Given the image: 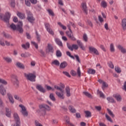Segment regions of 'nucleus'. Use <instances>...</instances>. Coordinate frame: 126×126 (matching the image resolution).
Returning a JSON list of instances; mask_svg holds the SVG:
<instances>
[{
  "instance_id": "nucleus-59",
  "label": "nucleus",
  "mask_w": 126,
  "mask_h": 126,
  "mask_svg": "<svg viewBox=\"0 0 126 126\" xmlns=\"http://www.w3.org/2000/svg\"><path fill=\"white\" fill-rule=\"evenodd\" d=\"M95 109L97 110V111H98V112H100L101 110H102V107L101 106H95Z\"/></svg>"
},
{
  "instance_id": "nucleus-53",
  "label": "nucleus",
  "mask_w": 126,
  "mask_h": 126,
  "mask_svg": "<svg viewBox=\"0 0 126 126\" xmlns=\"http://www.w3.org/2000/svg\"><path fill=\"white\" fill-rule=\"evenodd\" d=\"M47 32L49 33L51 35H54V31H53V30H52L50 28V29H48V30H46Z\"/></svg>"
},
{
  "instance_id": "nucleus-40",
  "label": "nucleus",
  "mask_w": 126,
  "mask_h": 126,
  "mask_svg": "<svg viewBox=\"0 0 126 126\" xmlns=\"http://www.w3.org/2000/svg\"><path fill=\"white\" fill-rule=\"evenodd\" d=\"M45 87H46L47 90H48V91H50V90H51V91H53V92L55 91V89L52 88V87H51V86H50L45 85Z\"/></svg>"
},
{
  "instance_id": "nucleus-31",
  "label": "nucleus",
  "mask_w": 126,
  "mask_h": 126,
  "mask_svg": "<svg viewBox=\"0 0 126 126\" xmlns=\"http://www.w3.org/2000/svg\"><path fill=\"white\" fill-rule=\"evenodd\" d=\"M107 100L109 103H116V101H115V99H114V98L112 97H107Z\"/></svg>"
},
{
  "instance_id": "nucleus-10",
  "label": "nucleus",
  "mask_w": 126,
  "mask_h": 126,
  "mask_svg": "<svg viewBox=\"0 0 126 126\" xmlns=\"http://www.w3.org/2000/svg\"><path fill=\"white\" fill-rule=\"evenodd\" d=\"M89 50L90 51V53H94V54L97 55H99V52H98V50L92 46H90L89 47Z\"/></svg>"
},
{
  "instance_id": "nucleus-12",
  "label": "nucleus",
  "mask_w": 126,
  "mask_h": 126,
  "mask_svg": "<svg viewBox=\"0 0 126 126\" xmlns=\"http://www.w3.org/2000/svg\"><path fill=\"white\" fill-rule=\"evenodd\" d=\"M16 31H18L20 33V34H22L23 33L24 30H23V28H22V26H20V25H17V29H16Z\"/></svg>"
},
{
  "instance_id": "nucleus-30",
  "label": "nucleus",
  "mask_w": 126,
  "mask_h": 126,
  "mask_svg": "<svg viewBox=\"0 0 126 126\" xmlns=\"http://www.w3.org/2000/svg\"><path fill=\"white\" fill-rule=\"evenodd\" d=\"M107 110L108 111L109 115H110V116L112 117V118H115V114H114L111 110L109 109V108H107Z\"/></svg>"
},
{
  "instance_id": "nucleus-34",
  "label": "nucleus",
  "mask_w": 126,
  "mask_h": 126,
  "mask_svg": "<svg viewBox=\"0 0 126 126\" xmlns=\"http://www.w3.org/2000/svg\"><path fill=\"white\" fill-rule=\"evenodd\" d=\"M55 89H56V90H59L61 92V93H63L64 92V91L63 90L61 87H59L58 86L55 85L54 86Z\"/></svg>"
},
{
  "instance_id": "nucleus-14",
  "label": "nucleus",
  "mask_w": 126,
  "mask_h": 126,
  "mask_svg": "<svg viewBox=\"0 0 126 126\" xmlns=\"http://www.w3.org/2000/svg\"><path fill=\"white\" fill-rule=\"evenodd\" d=\"M55 93L56 95L58 96V98H60L62 100H63V99H64V95H63V93H61L58 91H56Z\"/></svg>"
},
{
  "instance_id": "nucleus-11",
  "label": "nucleus",
  "mask_w": 126,
  "mask_h": 126,
  "mask_svg": "<svg viewBox=\"0 0 126 126\" xmlns=\"http://www.w3.org/2000/svg\"><path fill=\"white\" fill-rule=\"evenodd\" d=\"M36 88L42 93H45L46 92V90L41 85H37Z\"/></svg>"
},
{
  "instance_id": "nucleus-3",
  "label": "nucleus",
  "mask_w": 126,
  "mask_h": 126,
  "mask_svg": "<svg viewBox=\"0 0 126 126\" xmlns=\"http://www.w3.org/2000/svg\"><path fill=\"white\" fill-rule=\"evenodd\" d=\"M25 77L28 79V80H30L32 82H35L36 81V75L33 73H29V74H27L25 73L24 74Z\"/></svg>"
},
{
  "instance_id": "nucleus-35",
  "label": "nucleus",
  "mask_w": 126,
  "mask_h": 126,
  "mask_svg": "<svg viewBox=\"0 0 126 126\" xmlns=\"http://www.w3.org/2000/svg\"><path fill=\"white\" fill-rule=\"evenodd\" d=\"M85 114H86V118H90L91 117V112L89 111H85Z\"/></svg>"
},
{
  "instance_id": "nucleus-27",
  "label": "nucleus",
  "mask_w": 126,
  "mask_h": 126,
  "mask_svg": "<svg viewBox=\"0 0 126 126\" xmlns=\"http://www.w3.org/2000/svg\"><path fill=\"white\" fill-rule=\"evenodd\" d=\"M87 72L89 74H95L96 73V70L94 69L89 68Z\"/></svg>"
},
{
  "instance_id": "nucleus-47",
  "label": "nucleus",
  "mask_w": 126,
  "mask_h": 126,
  "mask_svg": "<svg viewBox=\"0 0 126 126\" xmlns=\"http://www.w3.org/2000/svg\"><path fill=\"white\" fill-rule=\"evenodd\" d=\"M45 27L46 29V30H48V29H50L51 28V26H50V24L48 23H45L44 24Z\"/></svg>"
},
{
  "instance_id": "nucleus-48",
  "label": "nucleus",
  "mask_w": 126,
  "mask_h": 126,
  "mask_svg": "<svg viewBox=\"0 0 126 126\" xmlns=\"http://www.w3.org/2000/svg\"><path fill=\"white\" fill-rule=\"evenodd\" d=\"M52 63L53 64H55V65H57L58 66H59V65H60V62H59V61L58 60H55L52 62Z\"/></svg>"
},
{
  "instance_id": "nucleus-22",
  "label": "nucleus",
  "mask_w": 126,
  "mask_h": 126,
  "mask_svg": "<svg viewBox=\"0 0 126 126\" xmlns=\"http://www.w3.org/2000/svg\"><path fill=\"white\" fill-rule=\"evenodd\" d=\"M77 43L78 46L80 47V48L82 49V50H83V51L85 50V48L83 46V43H82V42H81L80 40H77Z\"/></svg>"
},
{
  "instance_id": "nucleus-44",
  "label": "nucleus",
  "mask_w": 126,
  "mask_h": 126,
  "mask_svg": "<svg viewBox=\"0 0 126 126\" xmlns=\"http://www.w3.org/2000/svg\"><path fill=\"white\" fill-rule=\"evenodd\" d=\"M47 11L49 15H51L52 16H55V14L54 13V12H53V10L49 9L47 10Z\"/></svg>"
},
{
  "instance_id": "nucleus-29",
  "label": "nucleus",
  "mask_w": 126,
  "mask_h": 126,
  "mask_svg": "<svg viewBox=\"0 0 126 126\" xmlns=\"http://www.w3.org/2000/svg\"><path fill=\"white\" fill-rule=\"evenodd\" d=\"M55 41L57 45H59L60 47H63V42H62V41H61L60 39H59L58 38H56Z\"/></svg>"
},
{
  "instance_id": "nucleus-7",
  "label": "nucleus",
  "mask_w": 126,
  "mask_h": 126,
  "mask_svg": "<svg viewBox=\"0 0 126 126\" xmlns=\"http://www.w3.org/2000/svg\"><path fill=\"white\" fill-rule=\"evenodd\" d=\"M67 47L69 50L72 52L73 50H78V45L76 44H72V46L69 43H67Z\"/></svg>"
},
{
  "instance_id": "nucleus-43",
  "label": "nucleus",
  "mask_w": 126,
  "mask_h": 126,
  "mask_svg": "<svg viewBox=\"0 0 126 126\" xmlns=\"http://www.w3.org/2000/svg\"><path fill=\"white\" fill-rule=\"evenodd\" d=\"M66 54L67 56H68V57H70V58H71V59H73V60H75V58H74V57L71 55V53H70L69 51H67L66 52Z\"/></svg>"
},
{
  "instance_id": "nucleus-39",
  "label": "nucleus",
  "mask_w": 126,
  "mask_h": 126,
  "mask_svg": "<svg viewBox=\"0 0 126 126\" xmlns=\"http://www.w3.org/2000/svg\"><path fill=\"white\" fill-rule=\"evenodd\" d=\"M83 94H84L85 96H87V97H88L89 98H92V95H91V94L87 92H84Z\"/></svg>"
},
{
  "instance_id": "nucleus-54",
  "label": "nucleus",
  "mask_w": 126,
  "mask_h": 126,
  "mask_svg": "<svg viewBox=\"0 0 126 126\" xmlns=\"http://www.w3.org/2000/svg\"><path fill=\"white\" fill-rule=\"evenodd\" d=\"M10 27L12 29H13V30H16V29L17 28V26H15V25L14 24H12L10 25Z\"/></svg>"
},
{
  "instance_id": "nucleus-52",
  "label": "nucleus",
  "mask_w": 126,
  "mask_h": 126,
  "mask_svg": "<svg viewBox=\"0 0 126 126\" xmlns=\"http://www.w3.org/2000/svg\"><path fill=\"white\" fill-rule=\"evenodd\" d=\"M77 72L79 77H80L81 76V71H80V67H78Z\"/></svg>"
},
{
  "instance_id": "nucleus-49",
  "label": "nucleus",
  "mask_w": 126,
  "mask_h": 126,
  "mask_svg": "<svg viewBox=\"0 0 126 126\" xmlns=\"http://www.w3.org/2000/svg\"><path fill=\"white\" fill-rule=\"evenodd\" d=\"M0 83H2V84H4V85H6V84H7V82L3 79L0 78Z\"/></svg>"
},
{
  "instance_id": "nucleus-24",
  "label": "nucleus",
  "mask_w": 126,
  "mask_h": 126,
  "mask_svg": "<svg viewBox=\"0 0 126 126\" xmlns=\"http://www.w3.org/2000/svg\"><path fill=\"white\" fill-rule=\"evenodd\" d=\"M61 68H65L67 66V63L65 61L63 62L60 64Z\"/></svg>"
},
{
  "instance_id": "nucleus-36",
  "label": "nucleus",
  "mask_w": 126,
  "mask_h": 126,
  "mask_svg": "<svg viewBox=\"0 0 126 126\" xmlns=\"http://www.w3.org/2000/svg\"><path fill=\"white\" fill-rule=\"evenodd\" d=\"M49 98L52 100V101H56V97H55V95H54V94L53 93L50 94Z\"/></svg>"
},
{
  "instance_id": "nucleus-9",
  "label": "nucleus",
  "mask_w": 126,
  "mask_h": 126,
  "mask_svg": "<svg viewBox=\"0 0 126 126\" xmlns=\"http://www.w3.org/2000/svg\"><path fill=\"white\" fill-rule=\"evenodd\" d=\"M66 34L70 40H72V41H76V38L74 37L72 32L67 31Z\"/></svg>"
},
{
  "instance_id": "nucleus-23",
  "label": "nucleus",
  "mask_w": 126,
  "mask_h": 126,
  "mask_svg": "<svg viewBox=\"0 0 126 126\" xmlns=\"http://www.w3.org/2000/svg\"><path fill=\"white\" fill-rule=\"evenodd\" d=\"M118 49H119V50H120L121 53H123V54H126V49L125 48H124L121 45H118Z\"/></svg>"
},
{
  "instance_id": "nucleus-15",
  "label": "nucleus",
  "mask_w": 126,
  "mask_h": 126,
  "mask_svg": "<svg viewBox=\"0 0 126 126\" xmlns=\"http://www.w3.org/2000/svg\"><path fill=\"white\" fill-rule=\"evenodd\" d=\"M17 15L20 19H25L26 16L24 13L17 12Z\"/></svg>"
},
{
  "instance_id": "nucleus-62",
  "label": "nucleus",
  "mask_w": 126,
  "mask_h": 126,
  "mask_svg": "<svg viewBox=\"0 0 126 126\" xmlns=\"http://www.w3.org/2000/svg\"><path fill=\"white\" fill-rule=\"evenodd\" d=\"M70 74H71V75H72V76H75L76 75V72H75L73 70H72L70 71Z\"/></svg>"
},
{
  "instance_id": "nucleus-38",
  "label": "nucleus",
  "mask_w": 126,
  "mask_h": 126,
  "mask_svg": "<svg viewBox=\"0 0 126 126\" xmlns=\"http://www.w3.org/2000/svg\"><path fill=\"white\" fill-rule=\"evenodd\" d=\"M56 56L58 58H61L62 56H63V54H62V52L60 50H57L56 51Z\"/></svg>"
},
{
  "instance_id": "nucleus-58",
  "label": "nucleus",
  "mask_w": 126,
  "mask_h": 126,
  "mask_svg": "<svg viewBox=\"0 0 126 126\" xmlns=\"http://www.w3.org/2000/svg\"><path fill=\"white\" fill-rule=\"evenodd\" d=\"M4 37H5L6 39H10L11 38V36L8 34L4 33L3 34Z\"/></svg>"
},
{
  "instance_id": "nucleus-60",
  "label": "nucleus",
  "mask_w": 126,
  "mask_h": 126,
  "mask_svg": "<svg viewBox=\"0 0 126 126\" xmlns=\"http://www.w3.org/2000/svg\"><path fill=\"white\" fill-rule=\"evenodd\" d=\"M63 74H64L65 75H66V76H67L68 77H71L70 75L67 71H63Z\"/></svg>"
},
{
  "instance_id": "nucleus-8",
  "label": "nucleus",
  "mask_w": 126,
  "mask_h": 126,
  "mask_svg": "<svg viewBox=\"0 0 126 126\" xmlns=\"http://www.w3.org/2000/svg\"><path fill=\"white\" fill-rule=\"evenodd\" d=\"M19 107L21 108L22 110L21 111V112L22 114L23 115V116L28 117V112H27V110H26V108H25V106H24L22 104H20L19 105Z\"/></svg>"
},
{
  "instance_id": "nucleus-28",
  "label": "nucleus",
  "mask_w": 126,
  "mask_h": 126,
  "mask_svg": "<svg viewBox=\"0 0 126 126\" xmlns=\"http://www.w3.org/2000/svg\"><path fill=\"white\" fill-rule=\"evenodd\" d=\"M35 34H36L37 42H38V43H40L41 41V35L39 34V33H38V32L37 31H35Z\"/></svg>"
},
{
  "instance_id": "nucleus-42",
  "label": "nucleus",
  "mask_w": 126,
  "mask_h": 126,
  "mask_svg": "<svg viewBox=\"0 0 126 126\" xmlns=\"http://www.w3.org/2000/svg\"><path fill=\"white\" fill-rule=\"evenodd\" d=\"M105 117L106 119L108 121V122H110V123H113V120H112V118L108 114H105Z\"/></svg>"
},
{
  "instance_id": "nucleus-33",
  "label": "nucleus",
  "mask_w": 126,
  "mask_h": 126,
  "mask_svg": "<svg viewBox=\"0 0 126 126\" xmlns=\"http://www.w3.org/2000/svg\"><path fill=\"white\" fill-rule=\"evenodd\" d=\"M115 70L117 73H121L122 72V69L118 66H116L115 67Z\"/></svg>"
},
{
  "instance_id": "nucleus-56",
  "label": "nucleus",
  "mask_w": 126,
  "mask_h": 126,
  "mask_svg": "<svg viewBox=\"0 0 126 126\" xmlns=\"http://www.w3.org/2000/svg\"><path fill=\"white\" fill-rule=\"evenodd\" d=\"M99 94H100V98H103V99H105V95L103 93H102L101 91L98 92Z\"/></svg>"
},
{
  "instance_id": "nucleus-63",
  "label": "nucleus",
  "mask_w": 126,
  "mask_h": 126,
  "mask_svg": "<svg viewBox=\"0 0 126 126\" xmlns=\"http://www.w3.org/2000/svg\"><path fill=\"white\" fill-rule=\"evenodd\" d=\"M12 1L11 2V6L12 7H15V2L14 1V0H11Z\"/></svg>"
},
{
  "instance_id": "nucleus-1",
  "label": "nucleus",
  "mask_w": 126,
  "mask_h": 126,
  "mask_svg": "<svg viewBox=\"0 0 126 126\" xmlns=\"http://www.w3.org/2000/svg\"><path fill=\"white\" fill-rule=\"evenodd\" d=\"M39 110L37 111L38 114L41 116H46V110L47 111H51V107L47 104H41L39 105Z\"/></svg>"
},
{
  "instance_id": "nucleus-46",
  "label": "nucleus",
  "mask_w": 126,
  "mask_h": 126,
  "mask_svg": "<svg viewBox=\"0 0 126 126\" xmlns=\"http://www.w3.org/2000/svg\"><path fill=\"white\" fill-rule=\"evenodd\" d=\"M4 61H5L7 63H11L12 62V60H11V59L7 57H4L3 58Z\"/></svg>"
},
{
  "instance_id": "nucleus-41",
  "label": "nucleus",
  "mask_w": 126,
  "mask_h": 126,
  "mask_svg": "<svg viewBox=\"0 0 126 126\" xmlns=\"http://www.w3.org/2000/svg\"><path fill=\"white\" fill-rule=\"evenodd\" d=\"M110 52H111V53H114L115 52V47H114V44L111 43L110 44Z\"/></svg>"
},
{
  "instance_id": "nucleus-32",
  "label": "nucleus",
  "mask_w": 126,
  "mask_h": 126,
  "mask_svg": "<svg viewBox=\"0 0 126 126\" xmlns=\"http://www.w3.org/2000/svg\"><path fill=\"white\" fill-rule=\"evenodd\" d=\"M6 116L9 118L11 116V111L8 108H6Z\"/></svg>"
},
{
  "instance_id": "nucleus-37",
  "label": "nucleus",
  "mask_w": 126,
  "mask_h": 126,
  "mask_svg": "<svg viewBox=\"0 0 126 126\" xmlns=\"http://www.w3.org/2000/svg\"><path fill=\"white\" fill-rule=\"evenodd\" d=\"M58 25H59V26H60V27H61V28H62V29H63V30H66V27H65V26H64L62 24V23L58 22Z\"/></svg>"
},
{
  "instance_id": "nucleus-21",
  "label": "nucleus",
  "mask_w": 126,
  "mask_h": 126,
  "mask_svg": "<svg viewBox=\"0 0 126 126\" xmlns=\"http://www.w3.org/2000/svg\"><path fill=\"white\" fill-rule=\"evenodd\" d=\"M113 97L116 99L118 102H121V101H122V96L119 94H114Z\"/></svg>"
},
{
  "instance_id": "nucleus-55",
  "label": "nucleus",
  "mask_w": 126,
  "mask_h": 126,
  "mask_svg": "<svg viewBox=\"0 0 126 126\" xmlns=\"http://www.w3.org/2000/svg\"><path fill=\"white\" fill-rule=\"evenodd\" d=\"M14 98L16 99V100H18L19 101H21V98H20L19 97V96L17 94H15L14 95Z\"/></svg>"
},
{
  "instance_id": "nucleus-45",
  "label": "nucleus",
  "mask_w": 126,
  "mask_h": 126,
  "mask_svg": "<svg viewBox=\"0 0 126 126\" xmlns=\"http://www.w3.org/2000/svg\"><path fill=\"white\" fill-rule=\"evenodd\" d=\"M83 40L85 42H88V37L87 36V34L86 33H84L83 35Z\"/></svg>"
},
{
  "instance_id": "nucleus-50",
  "label": "nucleus",
  "mask_w": 126,
  "mask_h": 126,
  "mask_svg": "<svg viewBox=\"0 0 126 126\" xmlns=\"http://www.w3.org/2000/svg\"><path fill=\"white\" fill-rule=\"evenodd\" d=\"M108 66L110 67V68H114V67H115L112 62H109L108 63Z\"/></svg>"
},
{
  "instance_id": "nucleus-19",
  "label": "nucleus",
  "mask_w": 126,
  "mask_h": 126,
  "mask_svg": "<svg viewBox=\"0 0 126 126\" xmlns=\"http://www.w3.org/2000/svg\"><path fill=\"white\" fill-rule=\"evenodd\" d=\"M7 97L9 100V102L11 103V104H14V99H13V97H12V95L11 94L8 93L7 94Z\"/></svg>"
},
{
  "instance_id": "nucleus-5",
  "label": "nucleus",
  "mask_w": 126,
  "mask_h": 126,
  "mask_svg": "<svg viewBox=\"0 0 126 126\" xmlns=\"http://www.w3.org/2000/svg\"><path fill=\"white\" fill-rule=\"evenodd\" d=\"M27 19L30 23H33V22L35 21V19L34 18V17H33V14H32L31 12L28 11L27 12Z\"/></svg>"
},
{
  "instance_id": "nucleus-25",
  "label": "nucleus",
  "mask_w": 126,
  "mask_h": 126,
  "mask_svg": "<svg viewBox=\"0 0 126 126\" xmlns=\"http://www.w3.org/2000/svg\"><path fill=\"white\" fill-rule=\"evenodd\" d=\"M69 111L71 112V113H72L73 114H74V113H76V110H75V108H73V106L72 105H69L68 106Z\"/></svg>"
},
{
  "instance_id": "nucleus-2",
  "label": "nucleus",
  "mask_w": 126,
  "mask_h": 126,
  "mask_svg": "<svg viewBox=\"0 0 126 126\" xmlns=\"http://www.w3.org/2000/svg\"><path fill=\"white\" fill-rule=\"evenodd\" d=\"M10 13L9 12H6L4 16L3 14L0 13V19L1 20H3L4 22L7 24L9 23V19H10Z\"/></svg>"
},
{
  "instance_id": "nucleus-20",
  "label": "nucleus",
  "mask_w": 126,
  "mask_h": 126,
  "mask_svg": "<svg viewBox=\"0 0 126 126\" xmlns=\"http://www.w3.org/2000/svg\"><path fill=\"white\" fill-rule=\"evenodd\" d=\"M22 48L25 50H28L30 48V43L29 42H27L26 44H22Z\"/></svg>"
},
{
  "instance_id": "nucleus-6",
  "label": "nucleus",
  "mask_w": 126,
  "mask_h": 126,
  "mask_svg": "<svg viewBox=\"0 0 126 126\" xmlns=\"http://www.w3.org/2000/svg\"><path fill=\"white\" fill-rule=\"evenodd\" d=\"M14 119L16 122V125H14V126H20V119H19V116L17 113H14L13 115Z\"/></svg>"
},
{
  "instance_id": "nucleus-13",
  "label": "nucleus",
  "mask_w": 126,
  "mask_h": 126,
  "mask_svg": "<svg viewBox=\"0 0 126 126\" xmlns=\"http://www.w3.org/2000/svg\"><path fill=\"white\" fill-rule=\"evenodd\" d=\"M0 93L2 95V96H4L5 94H6V90H5V89L3 88L2 85H0Z\"/></svg>"
},
{
  "instance_id": "nucleus-17",
  "label": "nucleus",
  "mask_w": 126,
  "mask_h": 126,
  "mask_svg": "<svg viewBox=\"0 0 126 126\" xmlns=\"http://www.w3.org/2000/svg\"><path fill=\"white\" fill-rule=\"evenodd\" d=\"M66 95L67 97H70V89L69 86H66L65 88Z\"/></svg>"
},
{
  "instance_id": "nucleus-61",
  "label": "nucleus",
  "mask_w": 126,
  "mask_h": 126,
  "mask_svg": "<svg viewBox=\"0 0 126 126\" xmlns=\"http://www.w3.org/2000/svg\"><path fill=\"white\" fill-rule=\"evenodd\" d=\"M101 5L102 7H106V6H107V2H106L105 1H102L101 2Z\"/></svg>"
},
{
  "instance_id": "nucleus-64",
  "label": "nucleus",
  "mask_w": 126,
  "mask_h": 126,
  "mask_svg": "<svg viewBox=\"0 0 126 126\" xmlns=\"http://www.w3.org/2000/svg\"><path fill=\"white\" fill-rule=\"evenodd\" d=\"M75 58H76V60L80 63V59H79V57L77 55H74Z\"/></svg>"
},
{
  "instance_id": "nucleus-18",
  "label": "nucleus",
  "mask_w": 126,
  "mask_h": 126,
  "mask_svg": "<svg viewBox=\"0 0 126 126\" xmlns=\"http://www.w3.org/2000/svg\"><path fill=\"white\" fill-rule=\"evenodd\" d=\"M82 6L83 10L84 12H85V13L86 15H88V12H87L88 9H87V6H86V3H82Z\"/></svg>"
},
{
  "instance_id": "nucleus-51",
  "label": "nucleus",
  "mask_w": 126,
  "mask_h": 126,
  "mask_svg": "<svg viewBox=\"0 0 126 126\" xmlns=\"http://www.w3.org/2000/svg\"><path fill=\"white\" fill-rule=\"evenodd\" d=\"M39 52L40 53L41 55V57H43L44 58H45L46 57V54L45 53V52L43 51V50L41 49L40 50H39Z\"/></svg>"
},
{
  "instance_id": "nucleus-4",
  "label": "nucleus",
  "mask_w": 126,
  "mask_h": 126,
  "mask_svg": "<svg viewBox=\"0 0 126 126\" xmlns=\"http://www.w3.org/2000/svg\"><path fill=\"white\" fill-rule=\"evenodd\" d=\"M54 52H55L54 46L50 43H48L46 49V54H50V53H51V54H54Z\"/></svg>"
},
{
  "instance_id": "nucleus-26",
  "label": "nucleus",
  "mask_w": 126,
  "mask_h": 126,
  "mask_svg": "<svg viewBox=\"0 0 126 126\" xmlns=\"http://www.w3.org/2000/svg\"><path fill=\"white\" fill-rule=\"evenodd\" d=\"M17 66L19 67V68H21L22 69H24L25 68V66H24V64L23 63L18 62L16 63Z\"/></svg>"
},
{
  "instance_id": "nucleus-57",
  "label": "nucleus",
  "mask_w": 126,
  "mask_h": 126,
  "mask_svg": "<svg viewBox=\"0 0 126 126\" xmlns=\"http://www.w3.org/2000/svg\"><path fill=\"white\" fill-rule=\"evenodd\" d=\"M25 3H26V5H27V6H31V3H30V1H29V0H25Z\"/></svg>"
},
{
  "instance_id": "nucleus-16",
  "label": "nucleus",
  "mask_w": 126,
  "mask_h": 126,
  "mask_svg": "<svg viewBox=\"0 0 126 126\" xmlns=\"http://www.w3.org/2000/svg\"><path fill=\"white\" fill-rule=\"evenodd\" d=\"M121 26L123 30H126V19H123L122 20Z\"/></svg>"
}]
</instances>
